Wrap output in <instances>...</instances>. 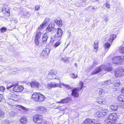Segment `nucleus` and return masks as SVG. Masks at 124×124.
Returning <instances> with one entry per match:
<instances>
[{
	"instance_id": "nucleus-2",
	"label": "nucleus",
	"mask_w": 124,
	"mask_h": 124,
	"mask_svg": "<svg viewBox=\"0 0 124 124\" xmlns=\"http://www.w3.org/2000/svg\"><path fill=\"white\" fill-rule=\"evenodd\" d=\"M14 87L13 88V90L15 92H19L22 91L23 89V87L22 86H20L17 84H14L11 83H8L7 85V88H9Z\"/></svg>"
},
{
	"instance_id": "nucleus-57",
	"label": "nucleus",
	"mask_w": 124,
	"mask_h": 124,
	"mask_svg": "<svg viewBox=\"0 0 124 124\" xmlns=\"http://www.w3.org/2000/svg\"><path fill=\"white\" fill-rule=\"evenodd\" d=\"M97 64H96V63L95 62V61H94V62H93V63L92 65L93 66L95 67L96 66V65H97Z\"/></svg>"
},
{
	"instance_id": "nucleus-27",
	"label": "nucleus",
	"mask_w": 124,
	"mask_h": 124,
	"mask_svg": "<svg viewBox=\"0 0 124 124\" xmlns=\"http://www.w3.org/2000/svg\"><path fill=\"white\" fill-rule=\"evenodd\" d=\"M104 70L106 71H111L112 70V68L111 67V65L108 64V65L107 66L106 68V66H105V67L104 68Z\"/></svg>"
},
{
	"instance_id": "nucleus-42",
	"label": "nucleus",
	"mask_w": 124,
	"mask_h": 124,
	"mask_svg": "<svg viewBox=\"0 0 124 124\" xmlns=\"http://www.w3.org/2000/svg\"><path fill=\"white\" fill-rule=\"evenodd\" d=\"M119 52L122 54L124 53V47H120L119 50Z\"/></svg>"
},
{
	"instance_id": "nucleus-15",
	"label": "nucleus",
	"mask_w": 124,
	"mask_h": 124,
	"mask_svg": "<svg viewBox=\"0 0 124 124\" xmlns=\"http://www.w3.org/2000/svg\"><path fill=\"white\" fill-rule=\"evenodd\" d=\"M62 33L63 31L61 28H57L56 30V33L55 35V37H61L62 34Z\"/></svg>"
},
{
	"instance_id": "nucleus-31",
	"label": "nucleus",
	"mask_w": 124,
	"mask_h": 124,
	"mask_svg": "<svg viewBox=\"0 0 124 124\" xmlns=\"http://www.w3.org/2000/svg\"><path fill=\"white\" fill-rule=\"evenodd\" d=\"M119 62L122 63V62H124V56H119Z\"/></svg>"
},
{
	"instance_id": "nucleus-5",
	"label": "nucleus",
	"mask_w": 124,
	"mask_h": 124,
	"mask_svg": "<svg viewBox=\"0 0 124 124\" xmlns=\"http://www.w3.org/2000/svg\"><path fill=\"white\" fill-rule=\"evenodd\" d=\"M114 75L116 77H122L124 74V70L120 68H117L115 71Z\"/></svg>"
},
{
	"instance_id": "nucleus-1",
	"label": "nucleus",
	"mask_w": 124,
	"mask_h": 124,
	"mask_svg": "<svg viewBox=\"0 0 124 124\" xmlns=\"http://www.w3.org/2000/svg\"><path fill=\"white\" fill-rule=\"evenodd\" d=\"M118 117L116 114L113 113L109 115L108 118L105 120L106 121L108 122L107 124H122L119 123L116 120Z\"/></svg>"
},
{
	"instance_id": "nucleus-21",
	"label": "nucleus",
	"mask_w": 124,
	"mask_h": 124,
	"mask_svg": "<svg viewBox=\"0 0 124 124\" xmlns=\"http://www.w3.org/2000/svg\"><path fill=\"white\" fill-rule=\"evenodd\" d=\"M54 25L52 26V24H50L47 27L46 29V33H47V34H48V32H51L52 30L54 27Z\"/></svg>"
},
{
	"instance_id": "nucleus-63",
	"label": "nucleus",
	"mask_w": 124,
	"mask_h": 124,
	"mask_svg": "<svg viewBox=\"0 0 124 124\" xmlns=\"http://www.w3.org/2000/svg\"><path fill=\"white\" fill-rule=\"evenodd\" d=\"M3 124H9V123L6 122H4L3 123Z\"/></svg>"
},
{
	"instance_id": "nucleus-14",
	"label": "nucleus",
	"mask_w": 124,
	"mask_h": 124,
	"mask_svg": "<svg viewBox=\"0 0 124 124\" xmlns=\"http://www.w3.org/2000/svg\"><path fill=\"white\" fill-rule=\"evenodd\" d=\"M30 84L32 87H36L37 88H39V82L36 81L31 82L30 83Z\"/></svg>"
},
{
	"instance_id": "nucleus-20",
	"label": "nucleus",
	"mask_w": 124,
	"mask_h": 124,
	"mask_svg": "<svg viewBox=\"0 0 124 124\" xmlns=\"http://www.w3.org/2000/svg\"><path fill=\"white\" fill-rule=\"evenodd\" d=\"M37 110L38 112L41 113H42L45 112L46 111V110L45 107L40 106L38 108Z\"/></svg>"
},
{
	"instance_id": "nucleus-38",
	"label": "nucleus",
	"mask_w": 124,
	"mask_h": 124,
	"mask_svg": "<svg viewBox=\"0 0 124 124\" xmlns=\"http://www.w3.org/2000/svg\"><path fill=\"white\" fill-rule=\"evenodd\" d=\"M110 46L109 43H107L105 44L104 45V47L106 49H107Z\"/></svg>"
},
{
	"instance_id": "nucleus-45",
	"label": "nucleus",
	"mask_w": 124,
	"mask_h": 124,
	"mask_svg": "<svg viewBox=\"0 0 124 124\" xmlns=\"http://www.w3.org/2000/svg\"><path fill=\"white\" fill-rule=\"evenodd\" d=\"M97 102L100 104H102L103 103V100L102 99H100L98 100Z\"/></svg>"
},
{
	"instance_id": "nucleus-55",
	"label": "nucleus",
	"mask_w": 124,
	"mask_h": 124,
	"mask_svg": "<svg viewBox=\"0 0 124 124\" xmlns=\"http://www.w3.org/2000/svg\"><path fill=\"white\" fill-rule=\"evenodd\" d=\"M3 96L1 94H0V102L2 100V99L3 98Z\"/></svg>"
},
{
	"instance_id": "nucleus-30",
	"label": "nucleus",
	"mask_w": 124,
	"mask_h": 124,
	"mask_svg": "<svg viewBox=\"0 0 124 124\" xmlns=\"http://www.w3.org/2000/svg\"><path fill=\"white\" fill-rule=\"evenodd\" d=\"M60 84L61 85V86L62 85L67 89H72V87L70 86L69 85H65L63 83L61 84Z\"/></svg>"
},
{
	"instance_id": "nucleus-35",
	"label": "nucleus",
	"mask_w": 124,
	"mask_h": 124,
	"mask_svg": "<svg viewBox=\"0 0 124 124\" xmlns=\"http://www.w3.org/2000/svg\"><path fill=\"white\" fill-rule=\"evenodd\" d=\"M39 39L35 38V44L37 46H38L39 44Z\"/></svg>"
},
{
	"instance_id": "nucleus-56",
	"label": "nucleus",
	"mask_w": 124,
	"mask_h": 124,
	"mask_svg": "<svg viewBox=\"0 0 124 124\" xmlns=\"http://www.w3.org/2000/svg\"><path fill=\"white\" fill-rule=\"evenodd\" d=\"M121 92L122 93H124V87L122 89Z\"/></svg>"
},
{
	"instance_id": "nucleus-43",
	"label": "nucleus",
	"mask_w": 124,
	"mask_h": 124,
	"mask_svg": "<svg viewBox=\"0 0 124 124\" xmlns=\"http://www.w3.org/2000/svg\"><path fill=\"white\" fill-rule=\"evenodd\" d=\"M53 43L51 41H50V42L46 45V47H49L51 46L52 45Z\"/></svg>"
},
{
	"instance_id": "nucleus-17",
	"label": "nucleus",
	"mask_w": 124,
	"mask_h": 124,
	"mask_svg": "<svg viewBox=\"0 0 124 124\" xmlns=\"http://www.w3.org/2000/svg\"><path fill=\"white\" fill-rule=\"evenodd\" d=\"M50 51V50L49 49H45L42 51L41 54V55L43 56H47L49 54Z\"/></svg>"
},
{
	"instance_id": "nucleus-28",
	"label": "nucleus",
	"mask_w": 124,
	"mask_h": 124,
	"mask_svg": "<svg viewBox=\"0 0 124 124\" xmlns=\"http://www.w3.org/2000/svg\"><path fill=\"white\" fill-rule=\"evenodd\" d=\"M117 100L120 101H124V96L122 95H121L118 96L117 98Z\"/></svg>"
},
{
	"instance_id": "nucleus-48",
	"label": "nucleus",
	"mask_w": 124,
	"mask_h": 124,
	"mask_svg": "<svg viewBox=\"0 0 124 124\" xmlns=\"http://www.w3.org/2000/svg\"><path fill=\"white\" fill-rule=\"evenodd\" d=\"M0 90L2 91H4L5 89V88L3 86H1L0 87Z\"/></svg>"
},
{
	"instance_id": "nucleus-32",
	"label": "nucleus",
	"mask_w": 124,
	"mask_h": 124,
	"mask_svg": "<svg viewBox=\"0 0 124 124\" xmlns=\"http://www.w3.org/2000/svg\"><path fill=\"white\" fill-rule=\"evenodd\" d=\"M110 83V81L109 80L105 81L102 82V84L105 85H109Z\"/></svg>"
},
{
	"instance_id": "nucleus-16",
	"label": "nucleus",
	"mask_w": 124,
	"mask_h": 124,
	"mask_svg": "<svg viewBox=\"0 0 124 124\" xmlns=\"http://www.w3.org/2000/svg\"><path fill=\"white\" fill-rule=\"evenodd\" d=\"M72 100V99L70 97H67V98L62 99V100L58 102L59 103H62V104L66 103H69Z\"/></svg>"
},
{
	"instance_id": "nucleus-52",
	"label": "nucleus",
	"mask_w": 124,
	"mask_h": 124,
	"mask_svg": "<svg viewBox=\"0 0 124 124\" xmlns=\"http://www.w3.org/2000/svg\"><path fill=\"white\" fill-rule=\"evenodd\" d=\"M99 41L97 40V42H94V45L95 46H98V45Z\"/></svg>"
},
{
	"instance_id": "nucleus-37",
	"label": "nucleus",
	"mask_w": 124,
	"mask_h": 124,
	"mask_svg": "<svg viewBox=\"0 0 124 124\" xmlns=\"http://www.w3.org/2000/svg\"><path fill=\"white\" fill-rule=\"evenodd\" d=\"M61 43L59 41H58L54 44V47L56 48L58 46L61 44Z\"/></svg>"
},
{
	"instance_id": "nucleus-47",
	"label": "nucleus",
	"mask_w": 124,
	"mask_h": 124,
	"mask_svg": "<svg viewBox=\"0 0 124 124\" xmlns=\"http://www.w3.org/2000/svg\"><path fill=\"white\" fill-rule=\"evenodd\" d=\"M4 115V112L1 110H0V116L2 117Z\"/></svg>"
},
{
	"instance_id": "nucleus-36",
	"label": "nucleus",
	"mask_w": 124,
	"mask_h": 124,
	"mask_svg": "<svg viewBox=\"0 0 124 124\" xmlns=\"http://www.w3.org/2000/svg\"><path fill=\"white\" fill-rule=\"evenodd\" d=\"M88 8L90 11H93V10H96V9H95L94 8L93 6H89Z\"/></svg>"
},
{
	"instance_id": "nucleus-18",
	"label": "nucleus",
	"mask_w": 124,
	"mask_h": 124,
	"mask_svg": "<svg viewBox=\"0 0 124 124\" xmlns=\"http://www.w3.org/2000/svg\"><path fill=\"white\" fill-rule=\"evenodd\" d=\"M20 98V96L19 95H13L11 96L10 99L13 101H17Z\"/></svg>"
},
{
	"instance_id": "nucleus-49",
	"label": "nucleus",
	"mask_w": 124,
	"mask_h": 124,
	"mask_svg": "<svg viewBox=\"0 0 124 124\" xmlns=\"http://www.w3.org/2000/svg\"><path fill=\"white\" fill-rule=\"evenodd\" d=\"M15 113L14 111L11 112L10 114V116H14L15 115Z\"/></svg>"
},
{
	"instance_id": "nucleus-64",
	"label": "nucleus",
	"mask_w": 124,
	"mask_h": 124,
	"mask_svg": "<svg viewBox=\"0 0 124 124\" xmlns=\"http://www.w3.org/2000/svg\"><path fill=\"white\" fill-rule=\"evenodd\" d=\"M97 46H94V48L95 49H97V48H98Z\"/></svg>"
},
{
	"instance_id": "nucleus-24",
	"label": "nucleus",
	"mask_w": 124,
	"mask_h": 124,
	"mask_svg": "<svg viewBox=\"0 0 124 124\" xmlns=\"http://www.w3.org/2000/svg\"><path fill=\"white\" fill-rule=\"evenodd\" d=\"M119 56L115 57L112 59V62L114 63L117 64L119 62Z\"/></svg>"
},
{
	"instance_id": "nucleus-34",
	"label": "nucleus",
	"mask_w": 124,
	"mask_h": 124,
	"mask_svg": "<svg viewBox=\"0 0 124 124\" xmlns=\"http://www.w3.org/2000/svg\"><path fill=\"white\" fill-rule=\"evenodd\" d=\"M110 108L113 111H116L117 109V106H111L110 107Z\"/></svg>"
},
{
	"instance_id": "nucleus-62",
	"label": "nucleus",
	"mask_w": 124,
	"mask_h": 124,
	"mask_svg": "<svg viewBox=\"0 0 124 124\" xmlns=\"http://www.w3.org/2000/svg\"><path fill=\"white\" fill-rule=\"evenodd\" d=\"M2 59V56L1 55L0 56V61Z\"/></svg>"
},
{
	"instance_id": "nucleus-13",
	"label": "nucleus",
	"mask_w": 124,
	"mask_h": 124,
	"mask_svg": "<svg viewBox=\"0 0 124 124\" xmlns=\"http://www.w3.org/2000/svg\"><path fill=\"white\" fill-rule=\"evenodd\" d=\"M48 34H47V33H45L44 34L41 40L42 43L43 44H46L48 37Z\"/></svg>"
},
{
	"instance_id": "nucleus-60",
	"label": "nucleus",
	"mask_w": 124,
	"mask_h": 124,
	"mask_svg": "<svg viewBox=\"0 0 124 124\" xmlns=\"http://www.w3.org/2000/svg\"><path fill=\"white\" fill-rule=\"evenodd\" d=\"M108 17H106L105 18H104V20L105 21L107 22L108 20Z\"/></svg>"
},
{
	"instance_id": "nucleus-33",
	"label": "nucleus",
	"mask_w": 124,
	"mask_h": 124,
	"mask_svg": "<svg viewBox=\"0 0 124 124\" xmlns=\"http://www.w3.org/2000/svg\"><path fill=\"white\" fill-rule=\"evenodd\" d=\"M7 8H8L7 6H4L2 10L3 11H5L7 13H8L9 11V9L8 8L7 9Z\"/></svg>"
},
{
	"instance_id": "nucleus-11",
	"label": "nucleus",
	"mask_w": 124,
	"mask_h": 124,
	"mask_svg": "<svg viewBox=\"0 0 124 124\" xmlns=\"http://www.w3.org/2000/svg\"><path fill=\"white\" fill-rule=\"evenodd\" d=\"M57 70L55 69H52V70L49 71L48 75L49 76H50L51 79H55L53 77V75H55L57 74Z\"/></svg>"
},
{
	"instance_id": "nucleus-19",
	"label": "nucleus",
	"mask_w": 124,
	"mask_h": 124,
	"mask_svg": "<svg viewBox=\"0 0 124 124\" xmlns=\"http://www.w3.org/2000/svg\"><path fill=\"white\" fill-rule=\"evenodd\" d=\"M109 89H110V87H103L102 88L101 90V92L100 91V90H101V89H100L99 93L101 94L102 92H103L104 93L109 92Z\"/></svg>"
},
{
	"instance_id": "nucleus-25",
	"label": "nucleus",
	"mask_w": 124,
	"mask_h": 124,
	"mask_svg": "<svg viewBox=\"0 0 124 124\" xmlns=\"http://www.w3.org/2000/svg\"><path fill=\"white\" fill-rule=\"evenodd\" d=\"M113 85L115 86H119L120 85L121 83L119 80H114L113 81Z\"/></svg>"
},
{
	"instance_id": "nucleus-46",
	"label": "nucleus",
	"mask_w": 124,
	"mask_h": 124,
	"mask_svg": "<svg viewBox=\"0 0 124 124\" xmlns=\"http://www.w3.org/2000/svg\"><path fill=\"white\" fill-rule=\"evenodd\" d=\"M71 77L73 78H76L77 77V75L76 74V75H75L74 74H72Z\"/></svg>"
},
{
	"instance_id": "nucleus-26",
	"label": "nucleus",
	"mask_w": 124,
	"mask_h": 124,
	"mask_svg": "<svg viewBox=\"0 0 124 124\" xmlns=\"http://www.w3.org/2000/svg\"><path fill=\"white\" fill-rule=\"evenodd\" d=\"M26 118L25 117H22L20 119V122L22 124L26 123L27 122Z\"/></svg>"
},
{
	"instance_id": "nucleus-12",
	"label": "nucleus",
	"mask_w": 124,
	"mask_h": 124,
	"mask_svg": "<svg viewBox=\"0 0 124 124\" xmlns=\"http://www.w3.org/2000/svg\"><path fill=\"white\" fill-rule=\"evenodd\" d=\"M50 19L48 18H46L45 21L40 25L39 27V29H44L46 25V24L49 21Z\"/></svg>"
},
{
	"instance_id": "nucleus-50",
	"label": "nucleus",
	"mask_w": 124,
	"mask_h": 124,
	"mask_svg": "<svg viewBox=\"0 0 124 124\" xmlns=\"http://www.w3.org/2000/svg\"><path fill=\"white\" fill-rule=\"evenodd\" d=\"M40 6H39L37 5L35 7V10H38Z\"/></svg>"
},
{
	"instance_id": "nucleus-4",
	"label": "nucleus",
	"mask_w": 124,
	"mask_h": 124,
	"mask_svg": "<svg viewBox=\"0 0 124 124\" xmlns=\"http://www.w3.org/2000/svg\"><path fill=\"white\" fill-rule=\"evenodd\" d=\"M101 111H99L97 112L95 114V116L97 117H103L107 114L108 113V110L106 109L102 108Z\"/></svg>"
},
{
	"instance_id": "nucleus-59",
	"label": "nucleus",
	"mask_w": 124,
	"mask_h": 124,
	"mask_svg": "<svg viewBox=\"0 0 124 124\" xmlns=\"http://www.w3.org/2000/svg\"><path fill=\"white\" fill-rule=\"evenodd\" d=\"M12 21H14V23H17V19L16 18L14 19V20H12Z\"/></svg>"
},
{
	"instance_id": "nucleus-39",
	"label": "nucleus",
	"mask_w": 124,
	"mask_h": 124,
	"mask_svg": "<svg viewBox=\"0 0 124 124\" xmlns=\"http://www.w3.org/2000/svg\"><path fill=\"white\" fill-rule=\"evenodd\" d=\"M20 14L22 15L26 16L29 14V12L28 11L23 12V11L20 12Z\"/></svg>"
},
{
	"instance_id": "nucleus-22",
	"label": "nucleus",
	"mask_w": 124,
	"mask_h": 124,
	"mask_svg": "<svg viewBox=\"0 0 124 124\" xmlns=\"http://www.w3.org/2000/svg\"><path fill=\"white\" fill-rule=\"evenodd\" d=\"M42 29H39V27L38 28L37 31L36 36L35 37V38H39L42 33L41 30Z\"/></svg>"
},
{
	"instance_id": "nucleus-23",
	"label": "nucleus",
	"mask_w": 124,
	"mask_h": 124,
	"mask_svg": "<svg viewBox=\"0 0 124 124\" xmlns=\"http://www.w3.org/2000/svg\"><path fill=\"white\" fill-rule=\"evenodd\" d=\"M55 23L60 27H61L62 25V21L61 20H55Z\"/></svg>"
},
{
	"instance_id": "nucleus-10",
	"label": "nucleus",
	"mask_w": 124,
	"mask_h": 124,
	"mask_svg": "<svg viewBox=\"0 0 124 124\" xmlns=\"http://www.w3.org/2000/svg\"><path fill=\"white\" fill-rule=\"evenodd\" d=\"M95 120L87 118L84 120V124H100L99 123L95 124Z\"/></svg>"
},
{
	"instance_id": "nucleus-44",
	"label": "nucleus",
	"mask_w": 124,
	"mask_h": 124,
	"mask_svg": "<svg viewBox=\"0 0 124 124\" xmlns=\"http://www.w3.org/2000/svg\"><path fill=\"white\" fill-rule=\"evenodd\" d=\"M7 30V28L4 27H3L0 29V31L1 32H3Z\"/></svg>"
},
{
	"instance_id": "nucleus-29",
	"label": "nucleus",
	"mask_w": 124,
	"mask_h": 124,
	"mask_svg": "<svg viewBox=\"0 0 124 124\" xmlns=\"http://www.w3.org/2000/svg\"><path fill=\"white\" fill-rule=\"evenodd\" d=\"M116 37V35L115 34L111 35L109 38V40L111 42L115 39Z\"/></svg>"
},
{
	"instance_id": "nucleus-8",
	"label": "nucleus",
	"mask_w": 124,
	"mask_h": 124,
	"mask_svg": "<svg viewBox=\"0 0 124 124\" xmlns=\"http://www.w3.org/2000/svg\"><path fill=\"white\" fill-rule=\"evenodd\" d=\"M105 67V66L104 65L96 67L95 68L94 70L91 72V74L94 75L98 73L103 70Z\"/></svg>"
},
{
	"instance_id": "nucleus-3",
	"label": "nucleus",
	"mask_w": 124,
	"mask_h": 124,
	"mask_svg": "<svg viewBox=\"0 0 124 124\" xmlns=\"http://www.w3.org/2000/svg\"><path fill=\"white\" fill-rule=\"evenodd\" d=\"M32 98L36 101L40 102L43 101L46 98L45 97L40 93H36L33 94Z\"/></svg>"
},
{
	"instance_id": "nucleus-51",
	"label": "nucleus",
	"mask_w": 124,
	"mask_h": 124,
	"mask_svg": "<svg viewBox=\"0 0 124 124\" xmlns=\"http://www.w3.org/2000/svg\"><path fill=\"white\" fill-rule=\"evenodd\" d=\"M121 105L122 107L123 108H124V101L121 102Z\"/></svg>"
},
{
	"instance_id": "nucleus-61",
	"label": "nucleus",
	"mask_w": 124,
	"mask_h": 124,
	"mask_svg": "<svg viewBox=\"0 0 124 124\" xmlns=\"http://www.w3.org/2000/svg\"><path fill=\"white\" fill-rule=\"evenodd\" d=\"M109 92H111L113 91V89L110 87V89H109Z\"/></svg>"
},
{
	"instance_id": "nucleus-9",
	"label": "nucleus",
	"mask_w": 124,
	"mask_h": 124,
	"mask_svg": "<svg viewBox=\"0 0 124 124\" xmlns=\"http://www.w3.org/2000/svg\"><path fill=\"white\" fill-rule=\"evenodd\" d=\"M79 88H75L72 90L71 95L74 97H78L79 96V93L78 92L79 91Z\"/></svg>"
},
{
	"instance_id": "nucleus-53",
	"label": "nucleus",
	"mask_w": 124,
	"mask_h": 124,
	"mask_svg": "<svg viewBox=\"0 0 124 124\" xmlns=\"http://www.w3.org/2000/svg\"><path fill=\"white\" fill-rule=\"evenodd\" d=\"M68 60V59L67 58H62V60H63V61L65 62H66Z\"/></svg>"
},
{
	"instance_id": "nucleus-6",
	"label": "nucleus",
	"mask_w": 124,
	"mask_h": 124,
	"mask_svg": "<svg viewBox=\"0 0 124 124\" xmlns=\"http://www.w3.org/2000/svg\"><path fill=\"white\" fill-rule=\"evenodd\" d=\"M33 121L37 124L41 123L43 120V116L41 114H37L33 117Z\"/></svg>"
},
{
	"instance_id": "nucleus-41",
	"label": "nucleus",
	"mask_w": 124,
	"mask_h": 124,
	"mask_svg": "<svg viewBox=\"0 0 124 124\" xmlns=\"http://www.w3.org/2000/svg\"><path fill=\"white\" fill-rule=\"evenodd\" d=\"M83 83L81 81H80L79 82V85L81 87L80 90L81 89H82L83 87Z\"/></svg>"
},
{
	"instance_id": "nucleus-54",
	"label": "nucleus",
	"mask_w": 124,
	"mask_h": 124,
	"mask_svg": "<svg viewBox=\"0 0 124 124\" xmlns=\"http://www.w3.org/2000/svg\"><path fill=\"white\" fill-rule=\"evenodd\" d=\"M106 7L108 8H110V6L109 4L108 3L106 4Z\"/></svg>"
},
{
	"instance_id": "nucleus-40",
	"label": "nucleus",
	"mask_w": 124,
	"mask_h": 124,
	"mask_svg": "<svg viewBox=\"0 0 124 124\" xmlns=\"http://www.w3.org/2000/svg\"><path fill=\"white\" fill-rule=\"evenodd\" d=\"M18 107L19 108H21V109L23 110L24 111H28V110L26 108L24 107H23L21 106V105H18Z\"/></svg>"
},
{
	"instance_id": "nucleus-7",
	"label": "nucleus",
	"mask_w": 124,
	"mask_h": 124,
	"mask_svg": "<svg viewBox=\"0 0 124 124\" xmlns=\"http://www.w3.org/2000/svg\"><path fill=\"white\" fill-rule=\"evenodd\" d=\"M45 86L46 88H47L48 89L56 87H61V84L53 82L48 83L47 84H46L45 85Z\"/></svg>"
},
{
	"instance_id": "nucleus-58",
	"label": "nucleus",
	"mask_w": 124,
	"mask_h": 124,
	"mask_svg": "<svg viewBox=\"0 0 124 124\" xmlns=\"http://www.w3.org/2000/svg\"><path fill=\"white\" fill-rule=\"evenodd\" d=\"M97 64H96V63L95 62V61H94V62H93V63L92 65L93 66L95 67L96 66V65H97Z\"/></svg>"
}]
</instances>
